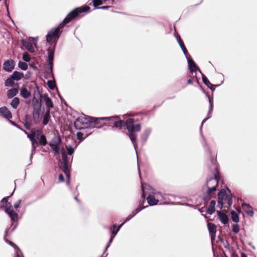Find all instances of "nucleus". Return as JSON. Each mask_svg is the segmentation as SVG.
<instances>
[{
  "mask_svg": "<svg viewBox=\"0 0 257 257\" xmlns=\"http://www.w3.org/2000/svg\"><path fill=\"white\" fill-rule=\"evenodd\" d=\"M10 196L4 198L0 202L1 207L4 208L5 211L8 214L11 220L17 221L18 220V214L15 212L12 204L8 201Z\"/></svg>",
  "mask_w": 257,
  "mask_h": 257,
  "instance_id": "2",
  "label": "nucleus"
},
{
  "mask_svg": "<svg viewBox=\"0 0 257 257\" xmlns=\"http://www.w3.org/2000/svg\"><path fill=\"white\" fill-rule=\"evenodd\" d=\"M142 189L143 194L142 195V198L144 199L145 197V194L148 193L147 190H150L152 194H149L147 197V201L150 205H155L158 204L160 201L163 203H166L164 200L166 199V196L162 195L160 192H155L152 189V187L147 184L142 183Z\"/></svg>",
  "mask_w": 257,
  "mask_h": 257,
  "instance_id": "1",
  "label": "nucleus"
},
{
  "mask_svg": "<svg viewBox=\"0 0 257 257\" xmlns=\"http://www.w3.org/2000/svg\"><path fill=\"white\" fill-rule=\"evenodd\" d=\"M22 203L21 200L19 199L17 200L14 204V206H13V208L18 209L20 207V205Z\"/></svg>",
  "mask_w": 257,
  "mask_h": 257,
  "instance_id": "43",
  "label": "nucleus"
},
{
  "mask_svg": "<svg viewBox=\"0 0 257 257\" xmlns=\"http://www.w3.org/2000/svg\"><path fill=\"white\" fill-rule=\"evenodd\" d=\"M202 80L206 85H207L209 88H210V86H211L212 84L210 83V82L205 76H202Z\"/></svg>",
  "mask_w": 257,
  "mask_h": 257,
  "instance_id": "38",
  "label": "nucleus"
},
{
  "mask_svg": "<svg viewBox=\"0 0 257 257\" xmlns=\"http://www.w3.org/2000/svg\"><path fill=\"white\" fill-rule=\"evenodd\" d=\"M62 157L63 160V163L64 164V172L65 173L68 179L70 178V172L68 170V164L69 161L67 156L66 153L64 149H62L61 151Z\"/></svg>",
  "mask_w": 257,
  "mask_h": 257,
  "instance_id": "10",
  "label": "nucleus"
},
{
  "mask_svg": "<svg viewBox=\"0 0 257 257\" xmlns=\"http://www.w3.org/2000/svg\"><path fill=\"white\" fill-rule=\"evenodd\" d=\"M232 229L234 233H237L239 231V226L237 224H234L232 225Z\"/></svg>",
  "mask_w": 257,
  "mask_h": 257,
  "instance_id": "36",
  "label": "nucleus"
},
{
  "mask_svg": "<svg viewBox=\"0 0 257 257\" xmlns=\"http://www.w3.org/2000/svg\"><path fill=\"white\" fill-rule=\"evenodd\" d=\"M32 39L33 40V41H34L35 40V38H32Z\"/></svg>",
  "mask_w": 257,
  "mask_h": 257,
  "instance_id": "57",
  "label": "nucleus"
},
{
  "mask_svg": "<svg viewBox=\"0 0 257 257\" xmlns=\"http://www.w3.org/2000/svg\"><path fill=\"white\" fill-rule=\"evenodd\" d=\"M23 46L30 52H34L35 49L33 45L30 42L25 40L22 41Z\"/></svg>",
  "mask_w": 257,
  "mask_h": 257,
  "instance_id": "20",
  "label": "nucleus"
},
{
  "mask_svg": "<svg viewBox=\"0 0 257 257\" xmlns=\"http://www.w3.org/2000/svg\"><path fill=\"white\" fill-rule=\"evenodd\" d=\"M18 66L21 69H22L23 70H26L28 68L27 64L25 62H22V61H20L19 62Z\"/></svg>",
  "mask_w": 257,
  "mask_h": 257,
  "instance_id": "33",
  "label": "nucleus"
},
{
  "mask_svg": "<svg viewBox=\"0 0 257 257\" xmlns=\"http://www.w3.org/2000/svg\"><path fill=\"white\" fill-rule=\"evenodd\" d=\"M114 237V236H113L112 235H111V237L108 241V243L105 248V250H106L107 249V248L109 247V246H110V243L112 242V240H113V238Z\"/></svg>",
  "mask_w": 257,
  "mask_h": 257,
  "instance_id": "46",
  "label": "nucleus"
},
{
  "mask_svg": "<svg viewBox=\"0 0 257 257\" xmlns=\"http://www.w3.org/2000/svg\"><path fill=\"white\" fill-rule=\"evenodd\" d=\"M125 124L128 132H139L141 130L140 124H135V120L133 118H129L126 120Z\"/></svg>",
  "mask_w": 257,
  "mask_h": 257,
  "instance_id": "8",
  "label": "nucleus"
},
{
  "mask_svg": "<svg viewBox=\"0 0 257 257\" xmlns=\"http://www.w3.org/2000/svg\"><path fill=\"white\" fill-rule=\"evenodd\" d=\"M60 33V28L57 27L52 29L47 35L46 40L47 42H50L55 37H59V34Z\"/></svg>",
  "mask_w": 257,
  "mask_h": 257,
  "instance_id": "12",
  "label": "nucleus"
},
{
  "mask_svg": "<svg viewBox=\"0 0 257 257\" xmlns=\"http://www.w3.org/2000/svg\"><path fill=\"white\" fill-rule=\"evenodd\" d=\"M129 132V137L131 140L132 141L134 146L135 147L134 141L136 140L137 135L135 133V132Z\"/></svg>",
  "mask_w": 257,
  "mask_h": 257,
  "instance_id": "32",
  "label": "nucleus"
},
{
  "mask_svg": "<svg viewBox=\"0 0 257 257\" xmlns=\"http://www.w3.org/2000/svg\"><path fill=\"white\" fill-rule=\"evenodd\" d=\"M102 117H100V118H96V117H91V118H90V124L91 125L90 126H92V127H96L97 125H98V124L100 122V121L101 120H103L102 119ZM104 120H105V119H104Z\"/></svg>",
  "mask_w": 257,
  "mask_h": 257,
  "instance_id": "26",
  "label": "nucleus"
},
{
  "mask_svg": "<svg viewBox=\"0 0 257 257\" xmlns=\"http://www.w3.org/2000/svg\"><path fill=\"white\" fill-rule=\"evenodd\" d=\"M18 93V89L17 88H12L9 89L7 93L8 98H12L15 96Z\"/></svg>",
  "mask_w": 257,
  "mask_h": 257,
  "instance_id": "24",
  "label": "nucleus"
},
{
  "mask_svg": "<svg viewBox=\"0 0 257 257\" xmlns=\"http://www.w3.org/2000/svg\"><path fill=\"white\" fill-rule=\"evenodd\" d=\"M134 216V215L133 216H128L126 219H125V220L124 221V222L128 221L129 220H130Z\"/></svg>",
  "mask_w": 257,
  "mask_h": 257,
  "instance_id": "51",
  "label": "nucleus"
},
{
  "mask_svg": "<svg viewBox=\"0 0 257 257\" xmlns=\"http://www.w3.org/2000/svg\"><path fill=\"white\" fill-rule=\"evenodd\" d=\"M220 221L224 224H227L228 222V218L227 215L222 211H217Z\"/></svg>",
  "mask_w": 257,
  "mask_h": 257,
  "instance_id": "16",
  "label": "nucleus"
},
{
  "mask_svg": "<svg viewBox=\"0 0 257 257\" xmlns=\"http://www.w3.org/2000/svg\"><path fill=\"white\" fill-rule=\"evenodd\" d=\"M192 80L191 79H189V80H188V81H187V83L188 84H191L192 83Z\"/></svg>",
  "mask_w": 257,
  "mask_h": 257,
  "instance_id": "54",
  "label": "nucleus"
},
{
  "mask_svg": "<svg viewBox=\"0 0 257 257\" xmlns=\"http://www.w3.org/2000/svg\"><path fill=\"white\" fill-rule=\"evenodd\" d=\"M54 59V52L52 50H48V63L50 67L51 71H52L53 61Z\"/></svg>",
  "mask_w": 257,
  "mask_h": 257,
  "instance_id": "23",
  "label": "nucleus"
},
{
  "mask_svg": "<svg viewBox=\"0 0 257 257\" xmlns=\"http://www.w3.org/2000/svg\"><path fill=\"white\" fill-rule=\"evenodd\" d=\"M20 94L24 98L27 99L31 96V93L26 86L23 85L20 89Z\"/></svg>",
  "mask_w": 257,
  "mask_h": 257,
  "instance_id": "14",
  "label": "nucleus"
},
{
  "mask_svg": "<svg viewBox=\"0 0 257 257\" xmlns=\"http://www.w3.org/2000/svg\"><path fill=\"white\" fill-rule=\"evenodd\" d=\"M59 182H63L64 181V178L62 174H60L59 175Z\"/></svg>",
  "mask_w": 257,
  "mask_h": 257,
  "instance_id": "48",
  "label": "nucleus"
},
{
  "mask_svg": "<svg viewBox=\"0 0 257 257\" xmlns=\"http://www.w3.org/2000/svg\"><path fill=\"white\" fill-rule=\"evenodd\" d=\"M28 137L30 139L31 141L33 151L35 148V144L37 143L36 138H37L39 141L40 143L42 145L45 146L47 144V141L45 137L43 135H40V133L39 131H37L36 133H34L32 134L28 135Z\"/></svg>",
  "mask_w": 257,
  "mask_h": 257,
  "instance_id": "5",
  "label": "nucleus"
},
{
  "mask_svg": "<svg viewBox=\"0 0 257 257\" xmlns=\"http://www.w3.org/2000/svg\"><path fill=\"white\" fill-rule=\"evenodd\" d=\"M242 208L243 210L249 216H253L254 212L251 206L246 203L242 204Z\"/></svg>",
  "mask_w": 257,
  "mask_h": 257,
  "instance_id": "17",
  "label": "nucleus"
},
{
  "mask_svg": "<svg viewBox=\"0 0 257 257\" xmlns=\"http://www.w3.org/2000/svg\"><path fill=\"white\" fill-rule=\"evenodd\" d=\"M67 154L69 155H72L74 153V149L70 146H66Z\"/></svg>",
  "mask_w": 257,
  "mask_h": 257,
  "instance_id": "41",
  "label": "nucleus"
},
{
  "mask_svg": "<svg viewBox=\"0 0 257 257\" xmlns=\"http://www.w3.org/2000/svg\"><path fill=\"white\" fill-rule=\"evenodd\" d=\"M75 199L77 201V198L76 197H75Z\"/></svg>",
  "mask_w": 257,
  "mask_h": 257,
  "instance_id": "58",
  "label": "nucleus"
},
{
  "mask_svg": "<svg viewBox=\"0 0 257 257\" xmlns=\"http://www.w3.org/2000/svg\"><path fill=\"white\" fill-rule=\"evenodd\" d=\"M11 76L14 80L19 81L24 77V74L18 71H15L11 75Z\"/></svg>",
  "mask_w": 257,
  "mask_h": 257,
  "instance_id": "27",
  "label": "nucleus"
},
{
  "mask_svg": "<svg viewBox=\"0 0 257 257\" xmlns=\"http://www.w3.org/2000/svg\"><path fill=\"white\" fill-rule=\"evenodd\" d=\"M90 118H91V117L82 114L77 119L75 124L77 126L79 124H82L83 126H81V128L90 126L91 125L90 124Z\"/></svg>",
  "mask_w": 257,
  "mask_h": 257,
  "instance_id": "7",
  "label": "nucleus"
},
{
  "mask_svg": "<svg viewBox=\"0 0 257 257\" xmlns=\"http://www.w3.org/2000/svg\"><path fill=\"white\" fill-rule=\"evenodd\" d=\"M125 222H124L122 224H121L120 225H119L117 227H116V229L118 231L120 229V228L122 227V226L124 224Z\"/></svg>",
  "mask_w": 257,
  "mask_h": 257,
  "instance_id": "53",
  "label": "nucleus"
},
{
  "mask_svg": "<svg viewBox=\"0 0 257 257\" xmlns=\"http://www.w3.org/2000/svg\"><path fill=\"white\" fill-rule=\"evenodd\" d=\"M113 229L112 231L111 235H112L113 236H115L116 235V234L117 233L118 231L116 229V224H114L113 225Z\"/></svg>",
  "mask_w": 257,
  "mask_h": 257,
  "instance_id": "44",
  "label": "nucleus"
},
{
  "mask_svg": "<svg viewBox=\"0 0 257 257\" xmlns=\"http://www.w3.org/2000/svg\"><path fill=\"white\" fill-rule=\"evenodd\" d=\"M145 207L143 206L142 204H140L139 206L136 209L135 213L134 214V216L136 215L138 213L143 209Z\"/></svg>",
  "mask_w": 257,
  "mask_h": 257,
  "instance_id": "42",
  "label": "nucleus"
},
{
  "mask_svg": "<svg viewBox=\"0 0 257 257\" xmlns=\"http://www.w3.org/2000/svg\"><path fill=\"white\" fill-rule=\"evenodd\" d=\"M16 256L15 257H23V255L21 254V251L19 250V249L18 248L16 252Z\"/></svg>",
  "mask_w": 257,
  "mask_h": 257,
  "instance_id": "47",
  "label": "nucleus"
},
{
  "mask_svg": "<svg viewBox=\"0 0 257 257\" xmlns=\"http://www.w3.org/2000/svg\"><path fill=\"white\" fill-rule=\"evenodd\" d=\"M50 118V109L47 110V111L45 113L44 118L43 120V123L44 125H46L48 124L49 119Z\"/></svg>",
  "mask_w": 257,
  "mask_h": 257,
  "instance_id": "30",
  "label": "nucleus"
},
{
  "mask_svg": "<svg viewBox=\"0 0 257 257\" xmlns=\"http://www.w3.org/2000/svg\"><path fill=\"white\" fill-rule=\"evenodd\" d=\"M151 131L149 128H148L145 131V132H144V134L143 135V138L145 140V141L147 140L148 137L149 136V135L151 133Z\"/></svg>",
  "mask_w": 257,
  "mask_h": 257,
  "instance_id": "35",
  "label": "nucleus"
},
{
  "mask_svg": "<svg viewBox=\"0 0 257 257\" xmlns=\"http://www.w3.org/2000/svg\"><path fill=\"white\" fill-rule=\"evenodd\" d=\"M6 241L9 244H10L11 245H12L13 247H17V246L13 242H12L10 241H8L7 239H6Z\"/></svg>",
  "mask_w": 257,
  "mask_h": 257,
  "instance_id": "49",
  "label": "nucleus"
},
{
  "mask_svg": "<svg viewBox=\"0 0 257 257\" xmlns=\"http://www.w3.org/2000/svg\"><path fill=\"white\" fill-rule=\"evenodd\" d=\"M61 143V140L60 137L57 136H55L50 143V146L56 154H59L60 153V145Z\"/></svg>",
  "mask_w": 257,
  "mask_h": 257,
  "instance_id": "6",
  "label": "nucleus"
},
{
  "mask_svg": "<svg viewBox=\"0 0 257 257\" xmlns=\"http://www.w3.org/2000/svg\"><path fill=\"white\" fill-rule=\"evenodd\" d=\"M19 104L20 99L18 97L14 98L10 103L11 106L14 109H17Z\"/></svg>",
  "mask_w": 257,
  "mask_h": 257,
  "instance_id": "28",
  "label": "nucleus"
},
{
  "mask_svg": "<svg viewBox=\"0 0 257 257\" xmlns=\"http://www.w3.org/2000/svg\"><path fill=\"white\" fill-rule=\"evenodd\" d=\"M47 84L49 87L51 89H54L55 87V82L52 80H49L47 82Z\"/></svg>",
  "mask_w": 257,
  "mask_h": 257,
  "instance_id": "40",
  "label": "nucleus"
},
{
  "mask_svg": "<svg viewBox=\"0 0 257 257\" xmlns=\"http://www.w3.org/2000/svg\"><path fill=\"white\" fill-rule=\"evenodd\" d=\"M188 63V68L191 72H196L199 70L198 67L195 64V62L190 58L187 59Z\"/></svg>",
  "mask_w": 257,
  "mask_h": 257,
  "instance_id": "18",
  "label": "nucleus"
},
{
  "mask_svg": "<svg viewBox=\"0 0 257 257\" xmlns=\"http://www.w3.org/2000/svg\"><path fill=\"white\" fill-rule=\"evenodd\" d=\"M35 114H34V117L35 118Z\"/></svg>",
  "mask_w": 257,
  "mask_h": 257,
  "instance_id": "59",
  "label": "nucleus"
},
{
  "mask_svg": "<svg viewBox=\"0 0 257 257\" xmlns=\"http://www.w3.org/2000/svg\"><path fill=\"white\" fill-rule=\"evenodd\" d=\"M125 222H124L122 224H121L120 225H119L117 227H116V229L118 231L120 229V228L122 227V226L124 224Z\"/></svg>",
  "mask_w": 257,
  "mask_h": 257,
  "instance_id": "52",
  "label": "nucleus"
},
{
  "mask_svg": "<svg viewBox=\"0 0 257 257\" xmlns=\"http://www.w3.org/2000/svg\"><path fill=\"white\" fill-rule=\"evenodd\" d=\"M42 98L45 102L47 107L49 109L53 107V103L50 98L48 96V94H43Z\"/></svg>",
  "mask_w": 257,
  "mask_h": 257,
  "instance_id": "19",
  "label": "nucleus"
},
{
  "mask_svg": "<svg viewBox=\"0 0 257 257\" xmlns=\"http://www.w3.org/2000/svg\"><path fill=\"white\" fill-rule=\"evenodd\" d=\"M177 41H178L180 47L181 48L184 54H185L187 59L190 58V55L187 53V51L186 49L185 46L184 45L183 42L181 41V38L179 37H177Z\"/></svg>",
  "mask_w": 257,
  "mask_h": 257,
  "instance_id": "21",
  "label": "nucleus"
},
{
  "mask_svg": "<svg viewBox=\"0 0 257 257\" xmlns=\"http://www.w3.org/2000/svg\"><path fill=\"white\" fill-rule=\"evenodd\" d=\"M0 113L6 118L10 119L12 118V113L6 106L0 108Z\"/></svg>",
  "mask_w": 257,
  "mask_h": 257,
  "instance_id": "15",
  "label": "nucleus"
},
{
  "mask_svg": "<svg viewBox=\"0 0 257 257\" xmlns=\"http://www.w3.org/2000/svg\"><path fill=\"white\" fill-rule=\"evenodd\" d=\"M92 2L93 3V6L95 8H97V7L99 5H101L102 4V0H92Z\"/></svg>",
  "mask_w": 257,
  "mask_h": 257,
  "instance_id": "39",
  "label": "nucleus"
},
{
  "mask_svg": "<svg viewBox=\"0 0 257 257\" xmlns=\"http://www.w3.org/2000/svg\"><path fill=\"white\" fill-rule=\"evenodd\" d=\"M206 119H204V120H203L202 122V124L204 122H205V121H206Z\"/></svg>",
  "mask_w": 257,
  "mask_h": 257,
  "instance_id": "56",
  "label": "nucleus"
},
{
  "mask_svg": "<svg viewBox=\"0 0 257 257\" xmlns=\"http://www.w3.org/2000/svg\"><path fill=\"white\" fill-rule=\"evenodd\" d=\"M218 184V180L217 176L215 175V178H211L207 180L206 185L207 186V192L210 195H211V193L216 190V187Z\"/></svg>",
  "mask_w": 257,
  "mask_h": 257,
  "instance_id": "9",
  "label": "nucleus"
},
{
  "mask_svg": "<svg viewBox=\"0 0 257 257\" xmlns=\"http://www.w3.org/2000/svg\"><path fill=\"white\" fill-rule=\"evenodd\" d=\"M77 137L78 140H80V141H82L84 139L83 138V134L80 132L77 133Z\"/></svg>",
  "mask_w": 257,
  "mask_h": 257,
  "instance_id": "45",
  "label": "nucleus"
},
{
  "mask_svg": "<svg viewBox=\"0 0 257 257\" xmlns=\"http://www.w3.org/2000/svg\"><path fill=\"white\" fill-rule=\"evenodd\" d=\"M208 97V101L209 102V112L208 115H210V113L212 111L213 108V100L211 99L209 96Z\"/></svg>",
  "mask_w": 257,
  "mask_h": 257,
  "instance_id": "37",
  "label": "nucleus"
},
{
  "mask_svg": "<svg viewBox=\"0 0 257 257\" xmlns=\"http://www.w3.org/2000/svg\"><path fill=\"white\" fill-rule=\"evenodd\" d=\"M109 8H110V7H109V6H103V7H99V8H97L100 9L105 10V9H108Z\"/></svg>",
  "mask_w": 257,
  "mask_h": 257,
  "instance_id": "50",
  "label": "nucleus"
},
{
  "mask_svg": "<svg viewBox=\"0 0 257 257\" xmlns=\"http://www.w3.org/2000/svg\"><path fill=\"white\" fill-rule=\"evenodd\" d=\"M207 227L211 236L215 235L216 230V226L213 223L208 222Z\"/></svg>",
  "mask_w": 257,
  "mask_h": 257,
  "instance_id": "25",
  "label": "nucleus"
},
{
  "mask_svg": "<svg viewBox=\"0 0 257 257\" xmlns=\"http://www.w3.org/2000/svg\"><path fill=\"white\" fill-rule=\"evenodd\" d=\"M34 45H35V46H36V44L34 43Z\"/></svg>",
  "mask_w": 257,
  "mask_h": 257,
  "instance_id": "60",
  "label": "nucleus"
},
{
  "mask_svg": "<svg viewBox=\"0 0 257 257\" xmlns=\"http://www.w3.org/2000/svg\"><path fill=\"white\" fill-rule=\"evenodd\" d=\"M231 214L232 221L235 222H238L239 219L237 213L235 211H231Z\"/></svg>",
  "mask_w": 257,
  "mask_h": 257,
  "instance_id": "31",
  "label": "nucleus"
},
{
  "mask_svg": "<svg viewBox=\"0 0 257 257\" xmlns=\"http://www.w3.org/2000/svg\"><path fill=\"white\" fill-rule=\"evenodd\" d=\"M89 9L90 8L88 6H83L75 9L70 12L64 19L62 27H63L64 25L69 23L71 21L76 18L81 13L88 12Z\"/></svg>",
  "mask_w": 257,
  "mask_h": 257,
  "instance_id": "4",
  "label": "nucleus"
},
{
  "mask_svg": "<svg viewBox=\"0 0 257 257\" xmlns=\"http://www.w3.org/2000/svg\"><path fill=\"white\" fill-rule=\"evenodd\" d=\"M232 198L229 194L222 190L218 193V201L217 207L220 209L224 207L228 208L232 205Z\"/></svg>",
  "mask_w": 257,
  "mask_h": 257,
  "instance_id": "3",
  "label": "nucleus"
},
{
  "mask_svg": "<svg viewBox=\"0 0 257 257\" xmlns=\"http://www.w3.org/2000/svg\"><path fill=\"white\" fill-rule=\"evenodd\" d=\"M15 63L12 59L8 60L4 62L3 64L4 69L7 72L12 71L15 67Z\"/></svg>",
  "mask_w": 257,
  "mask_h": 257,
  "instance_id": "13",
  "label": "nucleus"
},
{
  "mask_svg": "<svg viewBox=\"0 0 257 257\" xmlns=\"http://www.w3.org/2000/svg\"><path fill=\"white\" fill-rule=\"evenodd\" d=\"M241 257H247V256L244 253H241Z\"/></svg>",
  "mask_w": 257,
  "mask_h": 257,
  "instance_id": "55",
  "label": "nucleus"
},
{
  "mask_svg": "<svg viewBox=\"0 0 257 257\" xmlns=\"http://www.w3.org/2000/svg\"><path fill=\"white\" fill-rule=\"evenodd\" d=\"M23 59L24 61L28 62L31 60L30 56L28 53H24L23 54Z\"/></svg>",
  "mask_w": 257,
  "mask_h": 257,
  "instance_id": "34",
  "label": "nucleus"
},
{
  "mask_svg": "<svg viewBox=\"0 0 257 257\" xmlns=\"http://www.w3.org/2000/svg\"><path fill=\"white\" fill-rule=\"evenodd\" d=\"M14 79L11 76L8 78L5 81V85L6 86L12 87L14 84Z\"/></svg>",
  "mask_w": 257,
  "mask_h": 257,
  "instance_id": "29",
  "label": "nucleus"
},
{
  "mask_svg": "<svg viewBox=\"0 0 257 257\" xmlns=\"http://www.w3.org/2000/svg\"><path fill=\"white\" fill-rule=\"evenodd\" d=\"M119 117L118 116L106 117L102 118V119L105 120L110 121L114 124V126L116 127H120L121 126L124 125V122L121 120H118Z\"/></svg>",
  "mask_w": 257,
  "mask_h": 257,
  "instance_id": "11",
  "label": "nucleus"
},
{
  "mask_svg": "<svg viewBox=\"0 0 257 257\" xmlns=\"http://www.w3.org/2000/svg\"><path fill=\"white\" fill-rule=\"evenodd\" d=\"M215 204H216V202L214 200H212L208 207V208H207V212L209 214H213L214 212H215Z\"/></svg>",
  "mask_w": 257,
  "mask_h": 257,
  "instance_id": "22",
  "label": "nucleus"
}]
</instances>
